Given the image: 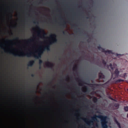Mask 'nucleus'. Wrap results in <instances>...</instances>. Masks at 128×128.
<instances>
[{"mask_svg":"<svg viewBox=\"0 0 128 128\" xmlns=\"http://www.w3.org/2000/svg\"><path fill=\"white\" fill-rule=\"evenodd\" d=\"M94 86H98V84H94Z\"/></svg>","mask_w":128,"mask_h":128,"instance_id":"4c0bfd02","label":"nucleus"},{"mask_svg":"<svg viewBox=\"0 0 128 128\" xmlns=\"http://www.w3.org/2000/svg\"><path fill=\"white\" fill-rule=\"evenodd\" d=\"M84 98L86 99V100L87 99V98H85V97H84Z\"/></svg>","mask_w":128,"mask_h":128,"instance_id":"49530a36","label":"nucleus"},{"mask_svg":"<svg viewBox=\"0 0 128 128\" xmlns=\"http://www.w3.org/2000/svg\"><path fill=\"white\" fill-rule=\"evenodd\" d=\"M46 67L50 68H52L54 66L53 64L49 62H46Z\"/></svg>","mask_w":128,"mask_h":128,"instance_id":"423d86ee","label":"nucleus"},{"mask_svg":"<svg viewBox=\"0 0 128 128\" xmlns=\"http://www.w3.org/2000/svg\"><path fill=\"white\" fill-rule=\"evenodd\" d=\"M97 48L98 50H101L102 52H104L105 53H108V54H114V53L112 52V51L109 50H105L104 49L102 48L100 46H98Z\"/></svg>","mask_w":128,"mask_h":128,"instance_id":"20e7f679","label":"nucleus"},{"mask_svg":"<svg viewBox=\"0 0 128 128\" xmlns=\"http://www.w3.org/2000/svg\"><path fill=\"white\" fill-rule=\"evenodd\" d=\"M43 62V61L42 60H39V64L40 65L41 64H42Z\"/></svg>","mask_w":128,"mask_h":128,"instance_id":"aec40b11","label":"nucleus"},{"mask_svg":"<svg viewBox=\"0 0 128 128\" xmlns=\"http://www.w3.org/2000/svg\"><path fill=\"white\" fill-rule=\"evenodd\" d=\"M114 106L116 107H118L119 105L118 104H114Z\"/></svg>","mask_w":128,"mask_h":128,"instance_id":"5701e85b","label":"nucleus"},{"mask_svg":"<svg viewBox=\"0 0 128 128\" xmlns=\"http://www.w3.org/2000/svg\"><path fill=\"white\" fill-rule=\"evenodd\" d=\"M50 38L52 39V41L50 42V44H48L46 45L42 49L40 47L39 49L38 50V52L37 54L36 55L34 54V56L36 58H41V54L43 53V51H45L46 50L48 51L50 50V44H51L53 43L56 42L57 41V40L56 38V35L55 34H51L50 36Z\"/></svg>","mask_w":128,"mask_h":128,"instance_id":"f257e3e1","label":"nucleus"},{"mask_svg":"<svg viewBox=\"0 0 128 128\" xmlns=\"http://www.w3.org/2000/svg\"><path fill=\"white\" fill-rule=\"evenodd\" d=\"M124 110L126 111H128V106H124Z\"/></svg>","mask_w":128,"mask_h":128,"instance_id":"dca6fc26","label":"nucleus"},{"mask_svg":"<svg viewBox=\"0 0 128 128\" xmlns=\"http://www.w3.org/2000/svg\"><path fill=\"white\" fill-rule=\"evenodd\" d=\"M86 18H87V19H88V18H89V17H87Z\"/></svg>","mask_w":128,"mask_h":128,"instance_id":"ea45409f","label":"nucleus"},{"mask_svg":"<svg viewBox=\"0 0 128 128\" xmlns=\"http://www.w3.org/2000/svg\"><path fill=\"white\" fill-rule=\"evenodd\" d=\"M33 30H34V28H33Z\"/></svg>","mask_w":128,"mask_h":128,"instance_id":"603ef678","label":"nucleus"},{"mask_svg":"<svg viewBox=\"0 0 128 128\" xmlns=\"http://www.w3.org/2000/svg\"><path fill=\"white\" fill-rule=\"evenodd\" d=\"M119 55V54H116V56H118V55Z\"/></svg>","mask_w":128,"mask_h":128,"instance_id":"72a5a7b5","label":"nucleus"},{"mask_svg":"<svg viewBox=\"0 0 128 128\" xmlns=\"http://www.w3.org/2000/svg\"><path fill=\"white\" fill-rule=\"evenodd\" d=\"M107 66L108 68H109V67H110V68L112 70H113L114 69L113 67H112V65L111 63H110L109 65H107Z\"/></svg>","mask_w":128,"mask_h":128,"instance_id":"9d476101","label":"nucleus"},{"mask_svg":"<svg viewBox=\"0 0 128 128\" xmlns=\"http://www.w3.org/2000/svg\"><path fill=\"white\" fill-rule=\"evenodd\" d=\"M76 112H78V110H77V111H76Z\"/></svg>","mask_w":128,"mask_h":128,"instance_id":"09e8293b","label":"nucleus"},{"mask_svg":"<svg viewBox=\"0 0 128 128\" xmlns=\"http://www.w3.org/2000/svg\"><path fill=\"white\" fill-rule=\"evenodd\" d=\"M92 100L94 102L96 103L98 101V99L96 97H94L93 98Z\"/></svg>","mask_w":128,"mask_h":128,"instance_id":"1a4fd4ad","label":"nucleus"},{"mask_svg":"<svg viewBox=\"0 0 128 128\" xmlns=\"http://www.w3.org/2000/svg\"><path fill=\"white\" fill-rule=\"evenodd\" d=\"M2 45H0V47H1Z\"/></svg>","mask_w":128,"mask_h":128,"instance_id":"c03bdc74","label":"nucleus"},{"mask_svg":"<svg viewBox=\"0 0 128 128\" xmlns=\"http://www.w3.org/2000/svg\"><path fill=\"white\" fill-rule=\"evenodd\" d=\"M116 124H117L118 126L120 125V123L119 122H117V123Z\"/></svg>","mask_w":128,"mask_h":128,"instance_id":"4be33fe9","label":"nucleus"},{"mask_svg":"<svg viewBox=\"0 0 128 128\" xmlns=\"http://www.w3.org/2000/svg\"><path fill=\"white\" fill-rule=\"evenodd\" d=\"M84 88L85 90V92H87L88 91V88L86 86H85L84 87Z\"/></svg>","mask_w":128,"mask_h":128,"instance_id":"ddd939ff","label":"nucleus"},{"mask_svg":"<svg viewBox=\"0 0 128 128\" xmlns=\"http://www.w3.org/2000/svg\"><path fill=\"white\" fill-rule=\"evenodd\" d=\"M116 124H117L118 126L120 125V123L119 122H117V123Z\"/></svg>","mask_w":128,"mask_h":128,"instance_id":"412c9836","label":"nucleus"},{"mask_svg":"<svg viewBox=\"0 0 128 128\" xmlns=\"http://www.w3.org/2000/svg\"><path fill=\"white\" fill-rule=\"evenodd\" d=\"M99 77L100 79L104 78L105 76L102 73L100 72L99 73Z\"/></svg>","mask_w":128,"mask_h":128,"instance_id":"6e6552de","label":"nucleus"},{"mask_svg":"<svg viewBox=\"0 0 128 128\" xmlns=\"http://www.w3.org/2000/svg\"><path fill=\"white\" fill-rule=\"evenodd\" d=\"M119 71H118V69H116L114 73L111 72L112 77L113 75L115 74V77L113 78V79H114L116 78H118L119 76Z\"/></svg>","mask_w":128,"mask_h":128,"instance_id":"39448f33","label":"nucleus"},{"mask_svg":"<svg viewBox=\"0 0 128 128\" xmlns=\"http://www.w3.org/2000/svg\"><path fill=\"white\" fill-rule=\"evenodd\" d=\"M33 22L35 24H38V22H35L34 21Z\"/></svg>","mask_w":128,"mask_h":128,"instance_id":"a878e982","label":"nucleus"},{"mask_svg":"<svg viewBox=\"0 0 128 128\" xmlns=\"http://www.w3.org/2000/svg\"><path fill=\"white\" fill-rule=\"evenodd\" d=\"M118 127L119 128H122L121 127L120 125V126H118Z\"/></svg>","mask_w":128,"mask_h":128,"instance_id":"c9c22d12","label":"nucleus"},{"mask_svg":"<svg viewBox=\"0 0 128 128\" xmlns=\"http://www.w3.org/2000/svg\"><path fill=\"white\" fill-rule=\"evenodd\" d=\"M33 41V40L32 39H29L27 41V42H31Z\"/></svg>","mask_w":128,"mask_h":128,"instance_id":"a211bd4d","label":"nucleus"},{"mask_svg":"<svg viewBox=\"0 0 128 128\" xmlns=\"http://www.w3.org/2000/svg\"><path fill=\"white\" fill-rule=\"evenodd\" d=\"M76 30H79V29H76Z\"/></svg>","mask_w":128,"mask_h":128,"instance_id":"a19ab883","label":"nucleus"},{"mask_svg":"<svg viewBox=\"0 0 128 128\" xmlns=\"http://www.w3.org/2000/svg\"><path fill=\"white\" fill-rule=\"evenodd\" d=\"M124 81V80L122 79H118L116 80L115 81L116 83H118L121 82H123Z\"/></svg>","mask_w":128,"mask_h":128,"instance_id":"9b49d317","label":"nucleus"},{"mask_svg":"<svg viewBox=\"0 0 128 128\" xmlns=\"http://www.w3.org/2000/svg\"><path fill=\"white\" fill-rule=\"evenodd\" d=\"M79 84H80V85H81V86H82V84L81 83H79Z\"/></svg>","mask_w":128,"mask_h":128,"instance_id":"473e14b6","label":"nucleus"},{"mask_svg":"<svg viewBox=\"0 0 128 128\" xmlns=\"http://www.w3.org/2000/svg\"><path fill=\"white\" fill-rule=\"evenodd\" d=\"M42 31L43 32V36H44L46 35V34L45 32L43 30H42Z\"/></svg>","mask_w":128,"mask_h":128,"instance_id":"f3484780","label":"nucleus"},{"mask_svg":"<svg viewBox=\"0 0 128 128\" xmlns=\"http://www.w3.org/2000/svg\"><path fill=\"white\" fill-rule=\"evenodd\" d=\"M34 61L32 60L30 61L28 63V66H32L34 63Z\"/></svg>","mask_w":128,"mask_h":128,"instance_id":"0eeeda50","label":"nucleus"},{"mask_svg":"<svg viewBox=\"0 0 128 128\" xmlns=\"http://www.w3.org/2000/svg\"><path fill=\"white\" fill-rule=\"evenodd\" d=\"M77 69V66L76 65H75L74 66L73 68V70H74L76 71Z\"/></svg>","mask_w":128,"mask_h":128,"instance_id":"2eb2a0df","label":"nucleus"},{"mask_svg":"<svg viewBox=\"0 0 128 128\" xmlns=\"http://www.w3.org/2000/svg\"><path fill=\"white\" fill-rule=\"evenodd\" d=\"M3 49L4 50V52H8L9 54H12L15 56H26L27 57H30L31 56H32V54H33L32 52H30L29 53L27 52L25 54L22 52L20 53V54H15L14 52H8L7 50H6L4 48H3Z\"/></svg>","mask_w":128,"mask_h":128,"instance_id":"7ed1b4c3","label":"nucleus"},{"mask_svg":"<svg viewBox=\"0 0 128 128\" xmlns=\"http://www.w3.org/2000/svg\"><path fill=\"white\" fill-rule=\"evenodd\" d=\"M87 37H88V36H88V35H87Z\"/></svg>","mask_w":128,"mask_h":128,"instance_id":"79ce46f5","label":"nucleus"},{"mask_svg":"<svg viewBox=\"0 0 128 128\" xmlns=\"http://www.w3.org/2000/svg\"><path fill=\"white\" fill-rule=\"evenodd\" d=\"M10 41H11H11H12V40H10Z\"/></svg>","mask_w":128,"mask_h":128,"instance_id":"de8ad7c7","label":"nucleus"},{"mask_svg":"<svg viewBox=\"0 0 128 128\" xmlns=\"http://www.w3.org/2000/svg\"><path fill=\"white\" fill-rule=\"evenodd\" d=\"M34 92V91H32V92Z\"/></svg>","mask_w":128,"mask_h":128,"instance_id":"864d4df0","label":"nucleus"},{"mask_svg":"<svg viewBox=\"0 0 128 128\" xmlns=\"http://www.w3.org/2000/svg\"><path fill=\"white\" fill-rule=\"evenodd\" d=\"M18 37H16L15 39L16 40H18Z\"/></svg>","mask_w":128,"mask_h":128,"instance_id":"cd10ccee","label":"nucleus"},{"mask_svg":"<svg viewBox=\"0 0 128 128\" xmlns=\"http://www.w3.org/2000/svg\"><path fill=\"white\" fill-rule=\"evenodd\" d=\"M127 117L128 118V114H127Z\"/></svg>","mask_w":128,"mask_h":128,"instance_id":"37998d69","label":"nucleus"},{"mask_svg":"<svg viewBox=\"0 0 128 128\" xmlns=\"http://www.w3.org/2000/svg\"><path fill=\"white\" fill-rule=\"evenodd\" d=\"M36 28H38L39 30V32H42V29H40V28L38 26H36Z\"/></svg>","mask_w":128,"mask_h":128,"instance_id":"6ab92c4d","label":"nucleus"},{"mask_svg":"<svg viewBox=\"0 0 128 128\" xmlns=\"http://www.w3.org/2000/svg\"><path fill=\"white\" fill-rule=\"evenodd\" d=\"M34 74H32L31 75V76L32 77H34Z\"/></svg>","mask_w":128,"mask_h":128,"instance_id":"bb28decb","label":"nucleus"},{"mask_svg":"<svg viewBox=\"0 0 128 128\" xmlns=\"http://www.w3.org/2000/svg\"><path fill=\"white\" fill-rule=\"evenodd\" d=\"M114 122H116V123H117V122H118L116 119H115Z\"/></svg>","mask_w":128,"mask_h":128,"instance_id":"b1692460","label":"nucleus"},{"mask_svg":"<svg viewBox=\"0 0 128 128\" xmlns=\"http://www.w3.org/2000/svg\"><path fill=\"white\" fill-rule=\"evenodd\" d=\"M110 99H111L112 100H114V99L111 97H110Z\"/></svg>","mask_w":128,"mask_h":128,"instance_id":"7c9ffc66","label":"nucleus"},{"mask_svg":"<svg viewBox=\"0 0 128 128\" xmlns=\"http://www.w3.org/2000/svg\"><path fill=\"white\" fill-rule=\"evenodd\" d=\"M46 4H48V3H46Z\"/></svg>","mask_w":128,"mask_h":128,"instance_id":"3c124183","label":"nucleus"},{"mask_svg":"<svg viewBox=\"0 0 128 128\" xmlns=\"http://www.w3.org/2000/svg\"><path fill=\"white\" fill-rule=\"evenodd\" d=\"M76 80H79V79L78 78H76Z\"/></svg>","mask_w":128,"mask_h":128,"instance_id":"58836bf2","label":"nucleus"},{"mask_svg":"<svg viewBox=\"0 0 128 128\" xmlns=\"http://www.w3.org/2000/svg\"><path fill=\"white\" fill-rule=\"evenodd\" d=\"M79 81H80V82H83V83H84V84H86V83L84 82L83 81H82L81 80H79Z\"/></svg>","mask_w":128,"mask_h":128,"instance_id":"393cba45","label":"nucleus"},{"mask_svg":"<svg viewBox=\"0 0 128 128\" xmlns=\"http://www.w3.org/2000/svg\"><path fill=\"white\" fill-rule=\"evenodd\" d=\"M62 32L63 34H65V32L64 31V30H63L62 31Z\"/></svg>","mask_w":128,"mask_h":128,"instance_id":"c756f323","label":"nucleus"},{"mask_svg":"<svg viewBox=\"0 0 128 128\" xmlns=\"http://www.w3.org/2000/svg\"><path fill=\"white\" fill-rule=\"evenodd\" d=\"M101 119V124L102 128H108V126L107 124V122L106 121L107 117L106 116H104L101 115L97 116L94 115L92 118V120L89 121H86L87 124L89 125L90 123H93L95 121H97V118Z\"/></svg>","mask_w":128,"mask_h":128,"instance_id":"f03ea898","label":"nucleus"},{"mask_svg":"<svg viewBox=\"0 0 128 128\" xmlns=\"http://www.w3.org/2000/svg\"><path fill=\"white\" fill-rule=\"evenodd\" d=\"M102 63L103 64L104 66H106V62H105V61L103 59H102Z\"/></svg>","mask_w":128,"mask_h":128,"instance_id":"4468645a","label":"nucleus"},{"mask_svg":"<svg viewBox=\"0 0 128 128\" xmlns=\"http://www.w3.org/2000/svg\"><path fill=\"white\" fill-rule=\"evenodd\" d=\"M66 100L67 101H68V100Z\"/></svg>","mask_w":128,"mask_h":128,"instance_id":"8fccbe9b","label":"nucleus"},{"mask_svg":"<svg viewBox=\"0 0 128 128\" xmlns=\"http://www.w3.org/2000/svg\"><path fill=\"white\" fill-rule=\"evenodd\" d=\"M41 66L40 65L39 67V69H41Z\"/></svg>","mask_w":128,"mask_h":128,"instance_id":"2f4dec72","label":"nucleus"},{"mask_svg":"<svg viewBox=\"0 0 128 128\" xmlns=\"http://www.w3.org/2000/svg\"><path fill=\"white\" fill-rule=\"evenodd\" d=\"M62 26L65 27L66 26V23L65 22H64L63 24L61 25Z\"/></svg>","mask_w":128,"mask_h":128,"instance_id":"f8f14e48","label":"nucleus"},{"mask_svg":"<svg viewBox=\"0 0 128 128\" xmlns=\"http://www.w3.org/2000/svg\"><path fill=\"white\" fill-rule=\"evenodd\" d=\"M72 26H74V25H73H73H72Z\"/></svg>","mask_w":128,"mask_h":128,"instance_id":"a18cd8bd","label":"nucleus"},{"mask_svg":"<svg viewBox=\"0 0 128 128\" xmlns=\"http://www.w3.org/2000/svg\"><path fill=\"white\" fill-rule=\"evenodd\" d=\"M87 119H84V120L85 121H86V120Z\"/></svg>","mask_w":128,"mask_h":128,"instance_id":"f704fd0d","label":"nucleus"},{"mask_svg":"<svg viewBox=\"0 0 128 128\" xmlns=\"http://www.w3.org/2000/svg\"><path fill=\"white\" fill-rule=\"evenodd\" d=\"M38 35H39L40 34V32H38Z\"/></svg>","mask_w":128,"mask_h":128,"instance_id":"e433bc0d","label":"nucleus"},{"mask_svg":"<svg viewBox=\"0 0 128 128\" xmlns=\"http://www.w3.org/2000/svg\"><path fill=\"white\" fill-rule=\"evenodd\" d=\"M10 17L11 18H12V14H10Z\"/></svg>","mask_w":128,"mask_h":128,"instance_id":"c85d7f7f","label":"nucleus"}]
</instances>
